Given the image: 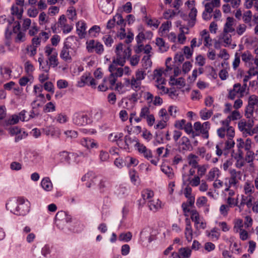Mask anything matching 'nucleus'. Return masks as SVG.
I'll list each match as a JSON object with an SVG mask.
<instances>
[{
    "label": "nucleus",
    "mask_w": 258,
    "mask_h": 258,
    "mask_svg": "<svg viewBox=\"0 0 258 258\" xmlns=\"http://www.w3.org/2000/svg\"><path fill=\"white\" fill-rule=\"evenodd\" d=\"M79 40L76 36L68 37L63 43V46L60 53V57L65 61L71 62L72 57L76 55L79 45Z\"/></svg>",
    "instance_id": "f257e3e1"
},
{
    "label": "nucleus",
    "mask_w": 258,
    "mask_h": 258,
    "mask_svg": "<svg viewBox=\"0 0 258 258\" xmlns=\"http://www.w3.org/2000/svg\"><path fill=\"white\" fill-rule=\"evenodd\" d=\"M73 123L77 126H84L91 122L88 115L82 112H75L72 116Z\"/></svg>",
    "instance_id": "f03ea898"
},
{
    "label": "nucleus",
    "mask_w": 258,
    "mask_h": 258,
    "mask_svg": "<svg viewBox=\"0 0 258 258\" xmlns=\"http://www.w3.org/2000/svg\"><path fill=\"white\" fill-rule=\"evenodd\" d=\"M258 103V97L254 95L250 96L248 98V105L245 109V116L247 118H251L254 116V107Z\"/></svg>",
    "instance_id": "7ed1b4c3"
},
{
    "label": "nucleus",
    "mask_w": 258,
    "mask_h": 258,
    "mask_svg": "<svg viewBox=\"0 0 258 258\" xmlns=\"http://www.w3.org/2000/svg\"><path fill=\"white\" fill-rule=\"evenodd\" d=\"M29 203L25 201L23 198H19V203L17 205L16 215L25 216L30 210Z\"/></svg>",
    "instance_id": "20e7f679"
},
{
    "label": "nucleus",
    "mask_w": 258,
    "mask_h": 258,
    "mask_svg": "<svg viewBox=\"0 0 258 258\" xmlns=\"http://www.w3.org/2000/svg\"><path fill=\"white\" fill-rule=\"evenodd\" d=\"M95 80L90 76V74H85L80 78V80L78 82L79 86L84 87L85 85L91 86L95 88L96 86Z\"/></svg>",
    "instance_id": "39448f33"
},
{
    "label": "nucleus",
    "mask_w": 258,
    "mask_h": 258,
    "mask_svg": "<svg viewBox=\"0 0 258 258\" xmlns=\"http://www.w3.org/2000/svg\"><path fill=\"white\" fill-rule=\"evenodd\" d=\"M118 65L122 66L119 63V61L118 62V61L116 60L114 58L113 59L112 63L108 68V70L111 73V74L116 78L121 77L123 74V68H118Z\"/></svg>",
    "instance_id": "423d86ee"
},
{
    "label": "nucleus",
    "mask_w": 258,
    "mask_h": 258,
    "mask_svg": "<svg viewBox=\"0 0 258 258\" xmlns=\"http://www.w3.org/2000/svg\"><path fill=\"white\" fill-rule=\"evenodd\" d=\"M248 119L247 121L241 120L238 124L239 130L241 132H242L243 134H245V132H247V128H252L253 127L254 125V120H256L258 119L256 117H255V118L251 117V118Z\"/></svg>",
    "instance_id": "0eeeda50"
},
{
    "label": "nucleus",
    "mask_w": 258,
    "mask_h": 258,
    "mask_svg": "<svg viewBox=\"0 0 258 258\" xmlns=\"http://www.w3.org/2000/svg\"><path fill=\"white\" fill-rule=\"evenodd\" d=\"M135 146L137 148L139 152L142 154L144 157L148 160H150L152 158V153L151 151L148 149L143 144H140L139 142H137Z\"/></svg>",
    "instance_id": "6e6552de"
},
{
    "label": "nucleus",
    "mask_w": 258,
    "mask_h": 258,
    "mask_svg": "<svg viewBox=\"0 0 258 258\" xmlns=\"http://www.w3.org/2000/svg\"><path fill=\"white\" fill-rule=\"evenodd\" d=\"M97 181L99 182L98 186L100 192H104L107 189L109 184L106 179L99 177H96L92 180V182L95 184H96Z\"/></svg>",
    "instance_id": "1a4fd4ad"
},
{
    "label": "nucleus",
    "mask_w": 258,
    "mask_h": 258,
    "mask_svg": "<svg viewBox=\"0 0 258 258\" xmlns=\"http://www.w3.org/2000/svg\"><path fill=\"white\" fill-rule=\"evenodd\" d=\"M80 144L88 149L98 147L97 143L90 138H83L81 140Z\"/></svg>",
    "instance_id": "9d476101"
},
{
    "label": "nucleus",
    "mask_w": 258,
    "mask_h": 258,
    "mask_svg": "<svg viewBox=\"0 0 258 258\" xmlns=\"http://www.w3.org/2000/svg\"><path fill=\"white\" fill-rule=\"evenodd\" d=\"M18 203L19 199L12 198L6 204V208L7 210H9L11 213L16 215L17 208Z\"/></svg>",
    "instance_id": "9b49d317"
},
{
    "label": "nucleus",
    "mask_w": 258,
    "mask_h": 258,
    "mask_svg": "<svg viewBox=\"0 0 258 258\" xmlns=\"http://www.w3.org/2000/svg\"><path fill=\"white\" fill-rule=\"evenodd\" d=\"M77 32L80 38L82 39L85 37L86 24L84 22L80 21L76 24Z\"/></svg>",
    "instance_id": "f8f14e48"
},
{
    "label": "nucleus",
    "mask_w": 258,
    "mask_h": 258,
    "mask_svg": "<svg viewBox=\"0 0 258 258\" xmlns=\"http://www.w3.org/2000/svg\"><path fill=\"white\" fill-rule=\"evenodd\" d=\"M180 141V146L182 151H191L192 150V145L187 137L185 136L182 137Z\"/></svg>",
    "instance_id": "ddd939ff"
},
{
    "label": "nucleus",
    "mask_w": 258,
    "mask_h": 258,
    "mask_svg": "<svg viewBox=\"0 0 258 258\" xmlns=\"http://www.w3.org/2000/svg\"><path fill=\"white\" fill-rule=\"evenodd\" d=\"M234 19L232 17H228L226 19V22L224 25V33H232L235 29L232 27L233 24Z\"/></svg>",
    "instance_id": "4468645a"
},
{
    "label": "nucleus",
    "mask_w": 258,
    "mask_h": 258,
    "mask_svg": "<svg viewBox=\"0 0 258 258\" xmlns=\"http://www.w3.org/2000/svg\"><path fill=\"white\" fill-rule=\"evenodd\" d=\"M123 48V44L121 43H119L116 47L115 53L116 58H115L116 60L119 61V63L122 66L124 64V58H121L120 54L122 53Z\"/></svg>",
    "instance_id": "2eb2a0df"
},
{
    "label": "nucleus",
    "mask_w": 258,
    "mask_h": 258,
    "mask_svg": "<svg viewBox=\"0 0 258 258\" xmlns=\"http://www.w3.org/2000/svg\"><path fill=\"white\" fill-rule=\"evenodd\" d=\"M185 132L188 135H190V137L192 138H195L196 136H200L199 133H196L192 128V125L191 122L185 123V125L184 126L183 129Z\"/></svg>",
    "instance_id": "dca6fc26"
},
{
    "label": "nucleus",
    "mask_w": 258,
    "mask_h": 258,
    "mask_svg": "<svg viewBox=\"0 0 258 258\" xmlns=\"http://www.w3.org/2000/svg\"><path fill=\"white\" fill-rule=\"evenodd\" d=\"M143 20L147 24L148 26L150 27H154L156 29L158 27L160 23V22L158 20L149 18L147 16L144 17Z\"/></svg>",
    "instance_id": "f3484780"
},
{
    "label": "nucleus",
    "mask_w": 258,
    "mask_h": 258,
    "mask_svg": "<svg viewBox=\"0 0 258 258\" xmlns=\"http://www.w3.org/2000/svg\"><path fill=\"white\" fill-rule=\"evenodd\" d=\"M169 83L171 86L179 85L181 87H184L185 85L184 79L182 77L175 79V77L172 76L170 78Z\"/></svg>",
    "instance_id": "a211bd4d"
},
{
    "label": "nucleus",
    "mask_w": 258,
    "mask_h": 258,
    "mask_svg": "<svg viewBox=\"0 0 258 258\" xmlns=\"http://www.w3.org/2000/svg\"><path fill=\"white\" fill-rule=\"evenodd\" d=\"M190 218L193 222H195V226L197 229H199V224H200V221L201 219L198 212L195 210H192L190 211Z\"/></svg>",
    "instance_id": "6ab92c4d"
},
{
    "label": "nucleus",
    "mask_w": 258,
    "mask_h": 258,
    "mask_svg": "<svg viewBox=\"0 0 258 258\" xmlns=\"http://www.w3.org/2000/svg\"><path fill=\"white\" fill-rule=\"evenodd\" d=\"M42 187L46 191H50L52 189V184L49 177L43 178L41 182Z\"/></svg>",
    "instance_id": "aec40b11"
},
{
    "label": "nucleus",
    "mask_w": 258,
    "mask_h": 258,
    "mask_svg": "<svg viewBox=\"0 0 258 258\" xmlns=\"http://www.w3.org/2000/svg\"><path fill=\"white\" fill-rule=\"evenodd\" d=\"M58 158L61 163H70V157L69 153L66 151L60 152L58 154Z\"/></svg>",
    "instance_id": "412c9836"
},
{
    "label": "nucleus",
    "mask_w": 258,
    "mask_h": 258,
    "mask_svg": "<svg viewBox=\"0 0 258 258\" xmlns=\"http://www.w3.org/2000/svg\"><path fill=\"white\" fill-rule=\"evenodd\" d=\"M231 177L229 180V184L235 185L237 183L238 181L237 177L238 175H240V172H237L235 169H231L230 171Z\"/></svg>",
    "instance_id": "4be33fe9"
},
{
    "label": "nucleus",
    "mask_w": 258,
    "mask_h": 258,
    "mask_svg": "<svg viewBox=\"0 0 258 258\" xmlns=\"http://www.w3.org/2000/svg\"><path fill=\"white\" fill-rule=\"evenodd\" d=\"M140 236L141 238V240L144 241L146 240L145 238L147 237L148 242H152L154 240V238L150 235V232L148 230V228H144L140 233Z\"/></svg>",
    "instance_id": "5701e85b"
},
{
    "label": "nucleus",
    "mask_w": 258,
    "mask_h": 258,
    "mask_svg": "<svg viewBox=\"0 0 258 258\" xmlns=\"http://www.w3.org/2000/svg\"><path fill=\"white\" fill-rule=\"evenodd\" d=\"M156 44L158 46H159L160 50L161 52H165L167 51L169 48V46L165 44L164 40L161 38H157L156 40Z\"/></svg>",
    "instance_id": "b1692460"
},
{
    "label": "nucleus",
    "mask_w": 258,
    "mask_h": 258,
    "mask_svg": "<svg viewBox=\"0 0 258 258\" xmlns=\"http://www.w3.org/2000/svg\"><path fill=\"white\" fill-rule=\"evenodd\" d=\"M148 206L150 210L156 212L159 208L161 207V201L158 199L156 201H150L148 203Z\"/></svg>",
    "instance_id": "393cba45"
},
{
    "label": "nucleus",
    "mask_w": 258,
    "mask_h": 258,
    "mask_svg": "<svg viewBox=\"0 0 258 258\" xmlns=\"http://www.w3.org/2000/svg\"><path fill=\"white\" fill-rule=\"evenodd\" d=\"M210 128V123L206 121L202 124V137L204 139H208L209 130Z\"/></svg>",
    "instance_id": "a878e982"
},
{
    "label": "nucleus",
    "mask_w": 258,
    "mask_h": 258,
    "mask_svg": "<svg viewBox=\"0 0 258 258\" xmlns=\"http://www.w3.org/2000/svg\"><path fill=\"white\" fill-rule=\"evenodd\" d=\"M67 212L61 211L58 212L55 215L57 225L64 224V219L66 217Z\"/></svg>",
    "instance_id": "bb28decb"
},
{
    "label": "nucleus",
    "mask_w": 258,
    "mask_h": 258,
    "mask_svg": "<svg viewBox=\"0 0 258 258\" xmlns=\"http://www.w3.org/2000/svg\"><path fill=\"white\" fill-rule=\"evenodd\" d=\"M213 113V112L212 110H207L206 108H205L200 111V115L202 119L205 120L209 119Z\"/></svg>",
    "instance_id": "cd10ccee"
},
{
    "label": "nucleus",
    "mask_w": 258,
    "mask_h": 258,
    "mask_svg": "<svg viewBox=\"0 0 258 258\" xmlns=\"http://www.w3.org/2000/svg\"><path fill=\"white\" fill-rule=\"evenodd\" d=\"M57 53L56 51H54L53 53L49 56V66H52L53 68L56 67L58 64V60L57 58Z\"/></svg>",
    "instance_id": "c85d7f7f"
},
{
    "label": "nucleus",
    "mask_w": 258,
    "mask_h": 258,
    "mask_svg": "<svg viewBox=\"0 0 258 258\" xmlns=\"http://www.w3.org/2000/svg\"><path fill=\"white\" fill-rule=\"evenodd\" d=\"M123 134L122 133L117 134H110L108 136V140L110 142H115L122 141V138L123 137Z\"/></svg>",
    "instance_id": "c756f323"
},
{
    "label": "nucleus",
    "mask_w": 258,
    "mask_h": 258,
    "mask_svg": "<svg viewBox=\"0 0 258 258\" xmlns=\"http://www.w3.org/2000/svg\"><path fill=\"white\" fill-rule=\"evenodd\" d=\"M20 120L18 114H13L11 116V118L8 120H6L5 122V125L8 126L17 123Z\"/></svg>",
    "instance_id": "7c9ffc66"
},
{
    "label": "nucleus",
    "mask_w": 258,
    "mask_h": 258,
    "mask_svg": "<svg viewBox=\"0 0 258 258\" xmlns=\"http://www.w3.org/2000/svg\"><path fill=\"white\" fill-rule=\"evenodd\" d=\"M132 234L130 232H122L120 234L118 240L121 241L128 242L132 239Z\"/></svg>",
    "instance_id": "2f4dec72"
},
{
    "label": "nucleus",
    "mask_w": 258,
    "mask_h": 258,
    "mask_svg": "<svg viewBox=\"0 0 258 258\" xmlns=\"http://www.w3.org/2000/svg\"><path fill=\"white\" fill-rule=\"evenodd\" d=\"M161 171L164 173L169 178L173 177L174 174L172 169L169 166L162 165L161 167Z\"/></svg>",
    "instance_id": "473e14b6"
},
{
    "label": "nucleus",
    "mask_w": 258,
    "mask_h": 258,
    "mask_svg": "<svg viewBox=\"0 0 258 258\" xmlns=\"http://www.w3.org/2000/svg\"><path fill=\"white\" fill-rule=\"evenodd\" d=\"M139 163V161L136 158L131 157H126L125 158V163L124 165H126L127 167H130L131 166H136Z\"/></svg>",
    "instance_id": "72a5a7b5"
},
{
    "label": "nucleus",
    "mask_w": 258,
    "mask_h": 258,
    "mask_svg": "<svg viewBox=\"0 0 258 258\" xmlns=\"http://www.w3.org/2000/svg\"><path fill=\"white\" fill-rule=\"evenodd\" d=\"M24 69L25 72L29 76H31L32 72L34 70V67L33 65L29 60L25 62Z\"/></svg>",
    "instance_id": "f704fd0d"
},
{
    "label": "nucleus",
    "mask_w": 258,
    "mask_h": 258,
    "mask_svg": "<svg viewBox=\"0 0 258 258\" xmlns=\"http://www.w3.org/2000/svg\"><path fill=\"white\" fill-rule=\"evenodd\" d=\"M150 55H145L142 59V65L145 69H147L152 66Z\"/></svg>",
    "instance_id": "c9c22d12"
},
{
    "label": "nucleus",
    "mask_w": 258,
    "mask_h": 258,
    "mask_svg": "<svg viewBox=\"0 0 258 258\" xmlns=\"http://www.w3.org/2000/svg\"><path fill=\"white\" fill-rule=\"evenodd\" d=\"M178 252L182 258H187L190 256L191 250L188 247H183L179 249Z\"/></svg>",
    "instance_id": "e433bc0d"
},
{
    "label": "nucleus",
    "mask_w": 258,
    "mask_h": 258,
    "mask_svg": "<svg viewBox=\"0 0 258 258\" xmlns=\"http://www.w3.org/2000/svg\"><path fill=\"white\" fill-rule=\"evenodd\" d=\"M192 231L191 229V227L190 224H186V227L185 230V235L186 238V240L188 242H190L191 241L192 239Z\"/></svg>",
    "instance_id": "4c0bfd02"
},
{
    "label": "nucleus",
    "mask_w": 258,
    "mask_h": 258,
    "mask_svg": "<svg viewBox=\"0 0 258 258\" xmlns=\"http://www.w3.org/2000/svg\"><path fill=\"white\" fill-rule=\"evenodd\" d=\"M230 249L233 253H239L241 252L240 243H231Z\"/></svg>",
    "instance_id": "58836bf2"
},
{
    "label": "nucleus",
    "mask_w": 258,
    "mask_h": 258,
    "mask_svg": "<svg viewBox=\"0 0 258 258\" xmlns=\"http://www.w3.org/2000/svg\"><path fill=\"white\" fill-rule=\"evenodd\" d=\"M23 10H19L18 7L12 6L11 8V14L12 15H16L18 19H21L22 17Z\"/></svg>",
    "instance_id": "ea45409f"
},
{
    "label": "nucleus",
    "mask_w": 258,
    "mask_h": 258,
    "mask_svg": "<svg viewBox=\"0 0 258 258\" xmlns=\"http://www.w3.org/2000/svg\"><path fill=\"white\" fill-rule=\"evenodd\" d=\"M219 170L217 168H212L210 170L207 175V180L212 181L215 177L216 175H218Z\"/></svg>",
    "instance_id": "a19ab883"
},
{
    "label": "nucleus",
    "mask_w": 258,
    "mask_h": 258,
    "mask_svg": "<svg viewBox=\"0 0 258 258\" xmlns=\"http://www.w3.org/2000/svg\"><path fill=\"white\" fill-rule=\"evenodd\" d=\"M171 27V22L170 21H166L161 25L159 28V31L163 35L167 31H168Z\"/></svg>",
    "instance_id": "79ce46f5"
},
{
    "label": "nucleus",
    "mask_w": 258,
    "mask_h": 258,
    "mask_svg": "<svg viewBox=\"0 0 258 258\" xmlns=\"http://www.w3.org/2000/svg\"><path fill=\"white\" fill-rule=\"evenodd\" d=\"M38 61L39 63V68L42 71L45 72V73H48L50 66L48 64V61H46V64L44 66L42 65V62L43 61V58L42 57H40L38 59Z\"/></svg>",
    "instance_id": "37998d69"
},
{
    "label": "nucleus",
    "mask_w": 258,
    "mask_h": 258,
    "mask_svg": "<svg viewBox=\"0 0 258 258\" xmlns=\"http://www.w3.org/2000/svg\"><path fill=\"white\" fill-rule=\"evenodd\" d=\"M114 18L115 20L117 25H120L121 27H123L124 25V27L125 26V20L123 18L121 14L117 13L115 16H114Z\"/></svg>",
    "instance_id": "c03bdc74"
},
{
    "label": "nucleus",
    "mask_w": 258,
    "mask_h": 258,
    "mask_svg": "<svg viewBox=\"0 0 258 258\" xmlns=\"http://www.w3.org/2000/svg\"><path fill=\"white\" fill-rule=\"evenodd\" d=\"M134 142H136V144L137 143V142H139L136 137H135L133 138H132L130 136L127 135H126L124 137V143L125 146L127 147V148H128L129 146Z\"/></svg>",
    "instance_id": "a18cd8bd"
},
{
    "label": "nucleus",
    "mask_w": 258,
    "mask_h": 258,
    "mask_svg": "<svg viewBox=\"0 0 258 258\" xmlns=\"http://www.w3.org/2000/svg\"><path fill=\"white\" fill-rule=\"evenodd\" d=\"M235 145L234 142L232 139H228V140L225 142V146L224 149V155H226L227 154V150L233 148Z\"/></svg>",
    "instance_id": "49530a36"
},
{
    "label": "nucleus",
    "mask_w": 258,
    "mask_h": 258,
    "mask_svg": "<svg viewBox=\"0 0 258 258\" xmlns=\"http://www.w3.org/2000/svg\"><path fill=\"white\" fill-rule=\"evenodd\" d=\"M253 58V56L249 51L244 52L241 54L242 60L245 62H248Z\"/></svg>",
    "instance_id": "de8ad7c7"
},
{
    "label": "nucleus",
    "mask_w": 258,
    "mask_h": 258,
    "mask_svg": "<svg viewBox=\"0 0 258 258\" xmlns=\"http://www.w3.org/2000/svg\"><path fill=\"white\" fill-rule=\"evenodd\" d=\"M154 195L153 191L149 189H146L144 190L142 192V196L143 199V201L146 200L150 199ZM144 202H143V204H144Z\"/></svg>",
    "instance_id": "09e8293b"
},
{
    "label": "nucleus",
    "mask_w": 258,
    "mask_h": 258,
    "mask_svg": "<svg viewBox=\"0 0 258 258\" xmlns=\"http://www.w3.org/2000/svg\"><path fill=\"white\" fill-rule=\"evenodd\" d=\"M122 54H120V57L121 58H124V63L125 62V60L127 58H128L131 55V49L129 47L126 48L124 50V51L122 52Z\"/></svg>",
    "instance_id": "8fccbe9b"
},
{
    "label": "nucleus",
    "mask_w": 258,
    "mask_h": 258,
    "mask_svg": "<svg viewBox=\"0 0 258 258\" xmlns=\"http://www.w3.org/2000/svg\"><path fill=\"white\" fill-rule=\"evenodd\" d=\"M246 153L245 157V160L247 163H251L254 159V153L250 150H246Z\"/></svg>",
    "instance_id": "3c124183"
},
{
    "label": "nucleus",
    "mask_w": 258,
    "mask_h": 258,
    "mask_svg": "<svg viewBox=\"0 0 258 258\" xmlns=\"http://www.w3.org/2000/svg\"><path fill=\"white\" fill-rule=\"evenodd\" d=\"M109 158V155L108 152L101 150L100 152L99 159L101 162L107 161Z\"/></svg>",
    "instance_id": "603ef678"
},
{
    "label": "nucleus",
    "mask_w": 258,
    "mask_h": 258,
    "mask_svg": "<svg viewBox=\"0 0 258 258\" xmlns=\"http://www.w3.org/2000/svg\"><path fill=\"white\" fill-rule=\"evenodd\" d=\"M103 40L106 46L110 47L113 43V39L110 35H105L103 37Z\"/></svg>",
    "instance_id": "864d4df0"
},
{
    "label": "nucleus",
    "mask_w": 258,
    "mask_h": 258,
    "mask_svg": "<svg viewBox=\"0 0 258 258\" xmlns=\"http://www.w3.org/2000/svg\"><path fill=\"white\" fill-rule=\"evenodd\" d=\"M55 107L51 102L47 103L44 108V111L46 112H53L55 111Z\"/></svg>",
    "instance_id": "5fc2aeb1"
},
{
    "label": "nucleus",
    "mask_w": 258,
    "mask_h": 258,
    "mask_svg": "<svg viewBox=\"0 0 258 258\" xmlns=\"http://www.w3.org/2000/svg\"><path fill=\"white\" fill-rule=\"evenodd\" d=\"M196 157V156L191 154L188 156V159H189L188 163L192 166L193 168H196L197 167H198V163L197 161L194 159Z\"/></svg>",
    "instance_id": "6e6d98bb"
},
{
    "label": "nucleus",
    "mask_w": 258,
    "mask_h": 258,
    "mask_svg": "<svg viewBox=\"0 0 258 258\" xmlns=\"http://www.w3.org/2000/svg\"><path fill=\"white\" fill-rule=\"evenodd\" d=\"M25 34L24 32L19 31L15 38V42L17 43H20L25 41Z\"/></svg>",
    "instance_id": "4d7b16f0"
},
{
    "label": "nucleus",
    "mask_w": 258,
    "mask_h": 258,
    "mask_svg": "<svg viewBox=\"0 0 258 258\" xmlns=\"http://www.w3.org/2000/svg\"><path fill=\"white\" fill-rule=\"evenodd\" d=\"M95 52L98 54H102L104 51L103 45L99 42L97 41L94 47Z\"/></svg>",
    "instance_id": "13d9d810"
},
{
    "label": "nucleus",
    "mask_w": 258,
    "mask_h": 258,
    "mask_svg": "<svg viewBox=\"0 0 258 258\" xmlns=\"http://www.w3.org/2000/svg\"><path fill=\"white\" fill-rule=\"evenodd\" d=\"M107 79V83L108 82L109 86V87L110 89L112 90L113 86L115 85L116 81V77L110 74Z\"/></svg>",
    "instance_id": "bf43d9fd"
},
{
    "label": "nucleus",
    "mask_w": 258,
    "mask_h": 258,
    "mask_svg": "<svg viewBox=\"0 0 258 258\" xmlns=\"http://www.w3.org/2000/svg\"><path fill=\"white\" fill-rule=\"evenodd\" d=\"M22 164L16 161L12 162L10 164V168L12 170L19 171L22 169Z\"/></svg>",
    "instance_id": "052dcab7"
},
{
    "label": "nucleus",
    "mask_w": 258,
    "mask_h": 258,
    "mask_svg": "<svg viewBox=\"0 0 258 258\" xmlns=\"http://www.w3.org/2000/svg\"><path fill=\"white\" fill-rule=\"evenodd\" d=\"M44 89L48 91L51 93H54V86L51 82H46L44 84Z\"/></svg>",
    "instance_id": "680f3d73"
},
{
    "label": "nucleus",
    "mask_w": 258,
    "mask_h": 258,
    "mask_svg": "<svg viewBox=\"0 0 258 258\" xmlns=\"http://www.w3.org/2000/svg\"><path fill=\"white\" fill-rule=\"evenodd\" d=\"M127 191V189L126 187L124 186H120L117 189L116 193L118 195V196L120 197H123L125 194H126Z\"/></svg>",
    "instance_id": "e2e57ef3"
},
{
    "label": "nucleus",
    "mask_w": 258,
    "mask_h": 258,
    "mask_svg": "<svg viewBox=\"0 0 258 258\" xmlns=\"http://www.w3.org/2000/svg\"><path fill=\"white\" fill-rule=\"evenodd\" d=\"M220 235L219 230L218 229L214 228L211 230L209 233V236L213 238V240H217Z\"/></svg>",
    "instance_id": "0e129e2a"
},
{
    "label": "nucleus",
    "mask_w": 258,
    "mask_h": 258,
    "mask_svg": "<svg viewBox=\"0 0 258 258\" xmlns=\"http://www.w3.org/2000/svg\"><path fill=\"white\" fill-rule=\"evenodd\" d=\"M183 53L185 54L187 59L190 58L193 53V50L191 49L188 46H185L183 47Z\"/></svg>",
    "instance_id": "69168bd1"
},
{
    "label": "nucleus",
    "mask_w": 258,
    "mask_h": 258,
    "mask_svg": "<svg viewBox=\"0 0 258 258\" xmlns=\"http://www.w3.org/2000/svg\"><path fill=\"white\" fill-rule=\"evenodd\" d=\"M68 82L64 80H58L57 81V86L59 89H64L68 87Z\"/></svg>",
    "instance_id": "338daca9"
},
{
    "label": "nucleus",
    "mask_w": 258,
    "mask_h": 258,
    "mask_svg": "<svg viewBox=\"0 0 258 258\" xmlns=\"http://www.w3.org/2000/svg\"><path fill=\"white\" fill-rule=\"evenodd\" d=\"M26 51L30 52V56H33L36 53L37 47H36V46L30 45L28 46L26 48Z\"/></svg>",
    "instance_id": "774afa93"
}]
</instances>
